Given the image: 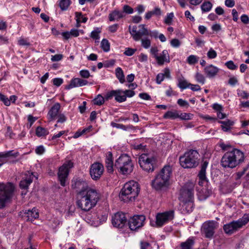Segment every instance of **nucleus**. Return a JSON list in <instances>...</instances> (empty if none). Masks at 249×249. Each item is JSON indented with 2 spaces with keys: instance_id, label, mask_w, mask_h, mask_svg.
<instances>
[{
  "instance_id": "obj_44",
  "label": "nucleus",
  "mask_w": 249,
  "mask_h": 249,
  "mask_svg": "<svg viewBox=\"0 0 249 249\" xmlns=\"http://www.w3.org/2000/svg\"><path fill=\"white\" fill-rule=\"evenodd\" d=\"M101 31L99 28H97L94 30L92 31L90 34V36L96 40H98L100 39L99 34ZM98 42V41H97Z\"/></svg>"
},
{
  "instance_id": "obj_55",
  "label": "nucleus",
  "mask_w": 249,
  "mask_h": 249,
  "mask_svg": "<svg viewBox=\"0 0 249 249\" xmlns=\"http://www.w3.org/2000/svg\"><path fill=\"white\" fill-rule=\"evenodd\" d=\"M191 116H192V114L190 113H181L180 114H179L178 118L183 120H188L191 119Z\"/></svg>"
},
{
  "instance_id": "obj_28",
  "label": "nucleus",
  "mask_w": 249,
  "mask_h": 249,
  "mask_svg": "<svg viewBox=\"0 0 249 249\" xmlns=\"http://www.w3.org/2000/svg\"><path fill=\"white\" fill-rule=\"evenodd\" d=\"M194 244L193 237H190L185 242H181L180 246L181 249H192Z\"/></svg>"
},
{
  "instance_id": "obj_2",
  "label": "nucleus",
  "mask_w": 249,
  "mask_h": 249,
  "mask_svg": "<svg viewBox=\"0 0 249 249\" xmlns=\"http://www.w3.org/2000/svg\"><path fill=\"white\" fill-rule=\"evenodd\" d=\"M244 159L243 152L235 148L225 153L221 159V164L223 167L233 168L242 163Z\"/></svg>"
},
{
  "instance_id": "obj_31",
  "label": "nucleus",
  "mask_w": 249,
  "mask_h": 249,
  "mask_svg": "<svg viewBox=\"0 0 249 249\" xmlns=\"http://www.w3.org/2000/svg\"><path fill=\"white\" fill-rule=\"evenodd\" d=\"M137 27L136 26H129V32L135 41L140 40V36L138 34Z\"/></svg>"
},
{
  "instance_id": "obj_23",
  "label": "nucleus",
  "mask_w": 249,
  "mask_h": 249,
  "mask_svg": "<svg viewBox=\"0 0 249 249\" xmlns=\"http://www.w3.org/2000/svg\"><path fill=\"white\" fill-rule=\"evenodd\" d=\"M24 217L27 221H32L39 216L37 210L35 208H33L31 210H26L24 213Z\"/></svg>"
},
{
  "instance_id": "obj_20",
  "label": "nucleus",
  "mask_w": 249,
  "mask_h": 249,
  "mask_svg": "<svg viewBox=\"0 0 249 249\" xmlns=\"http://www.w3.org/2000/svg\"><path fill=\"white\" fill-rule=\"evenodd\" d=\"M60 109V104L58 103L54 104L49 110L48 113L49 119L50 120H54L58 115Z\"/></svg>"
},
{
  "instance_id": "obj_60",
  "label": "nucleus",
  "mask_w": 249,
  "mask_h": 249,
  "mask_svg": "<svg viewBox=\"0 0 249 249\" xmlns=\"http://www.w3.org/2000/svg\"><path fill=\"white\" fill-rule=\"evenodd\" d=\"M177 103L181 107H188L189 106L188 102L182 99H178Z\"/></svg>"
},
{
  "instance_id": "obj_1",
  "label": "nucleus",
  "mask_w": 249,
  "mask_h": 249,
  "mask_svg": "<svg viewBox=\"0 0 249 249\" xmlns=\"http://www.w3.org/2000/svg\"><path fill=\"white\" fill-rule=\"evenodd\" d=\"M71 187L77 193V206L82 211L88 212L95 206L100 198L99 194L96 190L89 188L85 180H73Z\"/></svg>"
},
{
  "instance_id": "obj_62",
  "label": "nucleus",
  "mask_w": 249,
  "mask_h": 249,
  "mask_svg": "<svg viewBox=\"0 0 249 249\" xmlns=\"http://www.w3.org/2000/svg\"><path fill=\"white\" fill-rule=\"evenodd\" d=\"M228 83L231 86H234L236 84L238 83V80L237 78L234 76L231 77Z\"/></svg>"
},
{
  "instance_id": "obj_12",
  "label": "nucleus",
  "mask_w": 249,
  "mask_h": 249,
  "mask_svg": "<svg viewBox=\"0 0 249 249\" xmlns=\"http://www.w3.org/2000/svg\"><path fill=\"white\" fill-rule=\"evenodd\" d=\"M34 178L37 179V177H36L33 172L28 171L25 172L24 176L22 177V179L20 181L19 184L20 188L24 190L22 192V195H25L26 194L28 187L33 182Z\"/></svg>"
},
{
  "instance_id": "obj_54",
  "label": "nucleus",
  "mask_w": 249,
  "mask_h": 249,
  "mask_svg": "<svg viewBox=\"0 0 249 249\" xmlns=\"http://www.w3.org/2000/svg\"><path fill=\"white\" fill-rule=\"evenodd\" d=\"M0 100L2 101L4 105L6 106H9L10 105V100L4 95L0 94Z\"/></svg>"
},
{
  "instance_id": "obj_32",
  "label": "nucleus",
  "mask_w": 249,
  "mask_h": 249,
  "mask_svg": "<svg viewBox=\"0 0 249 249\" xmlns=\"http://www.w3.org/2000/svg\"><path fill=\"white\" fill-rule=\"evenodd\" d=\"M107 93L106 94L104 97L101 94L97 95L96 97L93 100V103L94 105L97 106H101L103 105L105 101H108V100L106 99V96Z\"/></svg>"
},
{
  "instance_id": "obj_51",
  "label": "nucleus",
  "mask_w": 249,
  "mask_h": 249,
  "mask_svg": "<svg viewBox=\"0 0 249 249\" xmlns=\"http://www.w3.org/2000/svg\"><path fill=\"white\" fill-rule=\"evenodd\" d=\"M136 49H133L131 48H126L124 52V53L126 56H130L134 54V53L136 52Z\"/></svg>"
},
{
  "instance_id": "obj_45",
  "label": "nucleus",
  "mask_w": 249,
  "mask_h": 249,
  "mask_svg": "<svg viewBox=\"0 0 249 249\" xmlns=\"http://www.w3.org/2000/svg\"><path fill=\"white\" fill-rule=\"evenodd\" d=\"M195 79L196 81L201 84H204L205 82V78L203 74L199 72H196L195 74Z\"/></svg>"
},
{
  "instance_id": "obj_8",
  "label": "nucleus",
  "mask_w": 249,
  "mask_h": 249,
  "mask_svg": "<svg viewBox=\"0 0 249 249\" xmlns=\"http://www.w3.org/2000/svg\"><path fill=\"white\" fill-rule=\"evenodd\" d=\"M14 185L10 182L0 183V208H3L5 204L12 198L14 191Z\"/></svg>"
},
{
  "instance_id": "obj_46",
  "label": "nucleus",
  "mask_w": 249,
  "mask_h": 249,
  "mask_svg": "<svg viewBox=\"0 0 249 249\" xmlns=\"http://www.w3.org/2000/svg\"><path fill=\"white\" fill-rule=\"evenodd\" d=\"M174 17L173 13L167 14L164 19V23L167 25H171L172 23Z\"/></svg>"
},
{
  "instance_id": "obj_52",
  "label": "nucleus",
  "mask_w": 249,
  "mask_h": 249,
  "mask_svg": "<svg viewBox=\"0 0 249 249\" xmlns=\"http://www.w3.org/2000/svg\"><path fill=\"white\" fill-rule=\"evenodd\" d=\"M123 12L124 14H131L133 13V9L128 5H124L123 7Z\"/></svg>"
},
{
  "instance_id": "obj_33",
  "label": "nucleus",
  "mask_w": 249,
  "mask_h": 249,
  "mask_svg": "<svg viewBox=\"0 0 249 249\" xmlns=\"http://www.w3.org/2000/svg\"><path fill=\"white\" fill-rule=\"evenodd\" d=\"M138 28L139 30L138 31V34L140 36V40L141 39L142 36H149L150 35V31L145 27L144 24L139 25Z\"/></svg>"
},
{
  "instance_id": "obj_14",
  "label": "nucleus",
  "mask_w": 249,
  "mask_h": 249,
  "mask_svg": "<svg viewBox=\"0 0 249 249\" xmlns=\"http://www.w3.org/2000/svg\"><path fill=\"white\" fill-rule=\"evenodd\" d=\"M174 211H169L162 213H159L156 216V224L157 227H160L164 224L173 219Z\"/></svg>"
},
{
  "instance_id": "obj_37",
  "label": "nucleus",
  "mask_w": 249,
  "mask_h": 249,
  "mask_svg": "<svg viewBox=\"0 0 249 249\" xmlns=\"http://www.w3.org/2000/svg\"><path fill=\"white\" fill-rule=\"evenodd\" d=\"M36 133L37 136L40 137L47 135L49 134V131L44 127L38 126L36 128Z\"/></svg>"
},
{
  "instance_id": "obj_10",
  "label": "nucleus",
  "mask_w": 249,
  "mask_h": 249,
  "mask_svg": "<svg viewBox=\"0 0 249 249\" xmlns=\"http://www.w3.org/2000/svg\"><path fill=\"white\" fill-rule=\"evenodd\" d=\"M195 184L192 182H188L180 189L179 200L180 201H186L194 199Z\"/></svg>"
},
{
  "instance_id": "obj_21",
  "label": "nucleus",
  "mask_w": 249,
  "mask_h": 249,
  "mask_svg": "<svg viewBox=\"0 0 249 249\" xmlns=\"http://www.w3.org/2000/svg\"><path fill=\"white\" fill-rule=\"evenodd\" d=\"M219 69L217 67L212 64L205 67L204 69L205 73L209 78L215 77L219 72Z\"/></svg>"
},
{
  "instance_id": "obj_13",
  "label": "nucleus",
  "mask_w": 249,
  "mask_h": 249,
  "mask_svg": "<svg viewBox=\"0 0 249 249\" xmlns=\"http://www.w3.org/2000/svg\"><path fill=\"white\" fill-rule=\"evenodd\" d=\"M217 223L214 221H208L204 222L202 227L201 231L205 237L212 238L217 228Z\"/></svg>"
},
{
  "instance_id": "obj_64",
  "label": "nucleus",
  "mask_w": 249,
  "mask_h": 249,
  "mask_svg": "<svg viewBox=\"0 0 249 249\" xmlns=\"http://www.w3.org/2000/svg\"><path fill=\"white\" fill-rule=\"evenodd\" d=\"M35 151L37 154L41 155L45 152V148L43 146L40 145L36 148Z\"/></svg>"
},
{
  "instance_id": "obj_17",
  "label": "nucleus",
  "mask_w": 249,
  "mask_h": 249,
  "mask_svg": "<svg viewBox=\"0 0 249 249\" xmlns=\"http://www.w3.org/2000/svg\"><path fill=\"white\" fill-rule=\"evenodd\" d=\"M126 222V217L122 212L116 213L112 217V224L114 227L122 228Z\"/></svg>"
},
{
  "instance_id": "obj_4",
  "label": "nucleus",
  "mask_w": 249,
  "mask_h": 249,
  "mask_svg": "<svg viewBox=\"0 0 249 249\" xmlns=\"http://www.w3.org/2000/svg\"><path fill=\"white\" fill-rule=\"evenodd\" d=\"M140 188L138 183L131 180L125 183L119 194L120 198L124 201H133L138 196Z\"/></svg>"
},
{
  "instance_id": "obj_58",
  "label": "nucleus",
  "mask_w": 249,
  "mask_h": 249,
  "mask_svg": "<svg viewBox=\"0 0 249 249\" xmlns=\"http://www.w3.org/2000/svg\"><path fill=\"white\" fill-rule=\"evenodd\" d=\"M63 82V80L61 78H55L53 79V83L54 86L59 87Z\"/></svg>"
},
{
  "instance_id": "obj_48",
  "label": "nucleus",
  "mask_w": 249,
  "mask_h": 249,
  "mask_svg": "<svg viewBox=\"0 0 249 249\" xmlns=\"http://www.w3.org/2000/svg\"><path fill=\"white\" fill-rule=\"evenodd\" d=\"M225 66L231 70H235L237 69V65H235L232 60L226 62L225 64Z\"/></svg>"
},
{
  "instance_id": "obj_5",
  "label": "nucleus",
  "mask_w": 249,
  "mask_h": 249,
  "mask_svg": "<svg viewBox=\"0 0 249 249\" xmlns=\"http://www.w3.org/2000/svg\"><path fill=\"white\" fill-rule=\"evenodd\" d=\"M200 155L196 150L191 149L179 157L180 165L184 168L196 167L199 164Z\"/></svg>"
},
{
  "instance_id": "obj_34",
  "label": "nucleus",
  "mask_w": 249,
  "mask_h": 249,
  "mask_svg": "<svg viewBox=\"0 0 249 249\" xmlns=\"http://www.w3.org/2000/svg\"><path fill=\"white\" fill-rule=\"evenodd\" d=\"M13 150H10L4 151L3 152H0V157L6 160V158L8 157H17L19 155L18 152H13Z\"/></svg>"
},
{
  "instance_id": "obj_56",
  "label": "nucleus",
  "mask_w": 249,
  "mask_h": 249,
  "mask_svg": "<svg viewBox=\"0 0 249 249\" xmlns=\"http://www.w3.org/2000/svg\"><path fill=\"white\" fill-rule=\"evenodd\" d=\"M76 24V27L78 28L80 26L81 19L80 16H82V13L76 12L75 13Z\"/></svg>"
},
{
  "instance_id": "obj_27",
  "label": "nucleus",
  "mask_w": 249,
  "mask_h": 249,
  "mask_svg": "<svg viewBox=\"0 0 249 249\" xmlns=\"http://www.w3.org/2000/svg\"><path fill=\"white\" fill-rule=\"evenodd\" d=\"M219 123L221 124V128L224 132L230 131L231 126L234 124V122L230 120L224 121H219Z\"/></svg>"
},
{
  "instance_id": "obj_39",
  "label": "nucleus",
  "mask_w": 249,
  "mask_h": 249,
  "mask_svg": "<svg viewBox=\"0 0 249 249\" xmlns=\"http://www.w3.org/2000/svg\"><path fill=\"white\" fill-rule=\"evenodd\" d=\"M199 60V57L196 55L191 54L186 59V62L190 65H194L196 64Z\"/></svg>"
},
{
  "instance_id": "obj_6",
  "label": "nucleus",
  "mask_w": 249,
  "mask_h": 249,
  "mask_svg": "<svg viewBox=\"0 0 249 249\" xmlns=\"http://www.w3.org/2000/svg\"><path fill=\"white\" fill-rule=\"evenodd\" d=\"M114 167L124 175L130 174L134 169L131 158L127 154H122L115 161Z\"/></svg>"
},
{
  "instance_id": "obj_61",
  "label": "nucleus",
  "mask_w": 249,
  "mask_h": 249,
  "mask_svg": "<svg viewBox=\"0 0 249 249\" xmlns=\"http://www.w3.org/2000/svg\"><path fill=\"white\" fill-rule=\"evenodd\" d=\"M63 58V55L61 54H57L54 55H52L51 57V60L53 62L58 61L61 60Z\"/></svg>"
},
{
  "instance_id": "obj_19",
  "label": "nucleus",
  "mask_w": 249,
  "mask_h": 249,
  "mask_svg": "<svg viewBox=\"0 0 249 249\" xmlns=\"http://www.w3.org/2000/svg\"><path fill=\"white\" fill-rule=\"evenodd\" d=\"M88 84V82L86 80L78 78H72L71 80L70 83L66 87V89H70L76 87H82L87 85Z\"/></svg>"
},
{
  "instance_id": "obj_42",
  "label": "nucleus",
  "mask_w": 249,
  "mask_h": 249,
  "mask_svg": "<svg viewBox=\"0 0 249 249\" xmlns=\"http://www.w3.org/2000/svg\"><path fill=\"white\" fill-rule=\"evenodd\" d=\"M101 47L105 52H108L110 50V43L107 39H102L101 43Z\"/></svg>"
},
{
  "instance_id": "obj_16",
  "label": "nucleus",
  "mask_w": 249,
  "mask_h": 249,
  "mask_svg": "<svg viewBox=\"0 0 249 249\" xmlns=\"http://www.w3.org/2000/svg\"><path fill=\"white\" fill-rule=\"evenodd\" d=\"M104 170L103 165L99 162H94L91 164L89 171L91 178L94 180L98 179L103 174Z\"/></svg>"
},
{
  "instance_id": "obj_3",
  "label": "nucleus",
  "mask_w": 249,
  "mask_h": 249,
  "mask_svg": "<svg viewBox=\"0 0 249 249\" xmlns=\"http://www.w3.org/2000/svg\"><path fill=\"white\" fill-rule=\"evenodd\" d=\"M172 173L171 166H164L155 176L151 185L156 190H160L168 187Z\"/></svg>"
},
{
  "instance_id": "obj_26",
  "label": "nucleus",
  "mask_w": 249,
  "mask_h": 249,
  "mask_svg": "<svg viewBox=\"0 0 249 249\" xmlns=\"http://www.w3.org/2000/svg\"><path fill=\"white\" fill-rule=\"evenodd\" d=\"M208 165V162L204 161L201 165V169L198 174V177L199 180L202 181H207V178L206 176V170Z\"/></svg>"
},
{
  "instance_id": "obj_25",
  "label": "nucleus",
  "mask_w": 249,
  "mask_h": 249,
  "mask_svg": "<svg viewBox=\"0 0 249 249\" xmlns=\"http://www.w3.org/2000/svg\"><path fill=\"white\" fill-rule=\"evenodd\" d=\"M105 164L108 172L111 173L113 171L112 154L110 151L108 152L106 154L105 159Z\"/></svg>"
},
{
  "instance_id": "obj_49",
  "label": "nucleus",
  "mask_w": 249,
  "mask_h": 249,
  "mask_svg": "<svg viewBox=\"0 0 249 249\" xmlns=\"http://www.w3.org/2000/svg\"><path fill=\"white\" fill-rule=\"evenodd\" d=\"M207 55L209 59H214L217 57V53L212 48H211L207 52Z\"/></svg>"
},
{
  "instance_id": "obj_63",
  "label": "nucleus",
  "mask_w": 249,
  "mask_h": 249,
  "mask_svg": "<svg viewBox=\"0 0 249 249\" xmlns=\"http://www.w3.org/2000/svg\"><path fill=\"white\" fill-rule=\"evenodd\" d=\"M164 79V74L162 73H159L156 77V82L158 84H160Z\"/></svg>"
},
{
  "instance_id": "obj_36",
  "label": "nucleus",
  "mask_w": 249,
  "mask_h": 249,
  "mask_svg": "<svg viewBox=\"0 0 249 249\" xmlns=\"http://www.w3.org/2000/svg\"><path fill=\"white\" fill-rule=\"evenodd\" d=\"M190 83H189L183 77L178 79V86L181 89H184L190 87Z\"/></svg>"
},
{
  "instance_id": "obj_43",
  "label": "nucleus",
  "mask_w": 249,
  "mask_h": 249,
  "mask_svg": "<svg viewBox=\"0 0 249 249\" xmlns=\"http://www.w3.org/2000/svg\"><path fill=\"white\" fill-rule=\"evenodd\" d=\"M110 125L113 127H116L117 128L121 129L124 130H127V129L131 127V126L130 125L126 126L123 124L115 123L113 122H112L111 123Z\"/></svg>"
},
{
  "instance_id": "obj_9",
  "label": "nucleus",
  "mask_w": 249,
  "mask_h": 249,
  "mask_svg": "<svg viewBox=\"0 0 249 249\" xmlns=\"http://www.w3.org/2000/svg\"><path fill=\"white\" fill-rule=\"evenodd\" d=\"M135 94V92L130 89L123 90L122 89L112 90L107 92V100H111L114 97L116 102L122 103L126 100L127 97H132Z\"/></svg>"
},
{
  "instance_id": "obj_7",
  "label": "nucleus",
  "mask_w": 249,
  "mask_h": 249,
  "mask_svg": "<svg viewBox=\"0 0 249 249\" xmlns=\"http://www.w3.org/2000/svg\"><path fill=\"white\" fill-rule=\"evenodd\" d=\"M157 163L156 157L152 154L143 153L139 158V163L143 170L147 172L154 171Z\"/></svg>"
},
{
  "instance_id": "obj_22",
  "label": "nucleus",
  "mask_w": 249,
  "mask_h": 249,
  "mask_svg": "<svg viewBox=\"0 0 249 249\" xmlns=\"http://www.w3.org/2000/svg\"><path fill=\"white\" fill-rule=\"evenodd\" d=\"M156 59L157 63L159 65H163L164 63H169L170 62V60L168 51L164 50L160 55L156 57Z\"/></svg>"
},
{
  "instance_id": "obj_38",
  "label": "nucleus",
  "mask_w": 249,
  "mask_h": 249,
  "mask_svg": "<svg viewBox=\"0 0 249 249\" xmlns=\"http://www.w3.org/2000/svg\"><path fill=\"white\" fill-rule=\"evenodd\" d=\"M115 74L117 78L121 83H123L125 81L124 72L121 68L118 67L116 69Z\"/></svg>"
},
{
  "instance_id": "obj_47",
  "label": "nucleus",
  "mask_w": 249,
  "mask_h": 249,
  "mask_svg": "<svg viewBox=\"0 0 249 249\" xmlns=\"http://www.w3.org/2000/svg\"><path fill=\"white\" fill-rule=\"evenodd\" d=\"M237 95L239 97L244 99H247L249 98V93L243 90H237Z\"/></svg>"
},
{
  "instance_id": "obj_11",
  "label": "nucleus",
  "mask_w": 249,
  "mask_h": 249,
  "mask_svg": "<svg viewBox=\"0 0 249 249\" xmlns=\"http://www.w3.org/2000/svg\"><path fill=\"white\" fill-rule=\"evenodd\" d=\"M73 166V163L70 161H67L59 168L57 173L58 178L60 184L62 186H66V181L69 174V170Z\"/></svg>"
},
{
  "instance_id": "obj_40",
  "label": "nucleus",
  "mask_w": 249,
  "mask_h": 249,
  "mask_svg": "<svg viewBox=\"0 0 249 249\" xmlns=\"http://www.w3.org/2000/svg\"><path fill=\"white\" fill-rule=\"evenodd\" d=\"M237 221L240 225V227L242 228L249 222V213L244 214L242 218H239Z\"/></svg>"
},
{
  "instance_id": "obj_15",
  "label": "nucleus",
  "mask_w": 249,
  "mask_h": 249,
  "mask_svg": "<svg viewBox=\"0 0 249 249\" xmlns=\"http://www.w3.org/2000/svg\"><path fill=\"white\" fill-rule=\"evenodd\" d=\"M145 217L143 215H134L128 221L129 227L132 231H135L144 225Z\"/></svg>"
},
{
  "instance_id": "obj_53",
  "label": "nucleus",
  "mask_w": 249,
  "mask_h": 249,
  "mask_svg": "<svg viewBox=\"0 0 249 249\" xmlns=\"http://www.w3.org/2000/svg\"><path fill=\"white\" fill-rule=\"evenodd\" d=\"M80 75L84 78H88L90 76L89 71L87 70H82L79 71Z\"/></svg>"
},
{
  "instance_id": "obj_18",
  "label": "nucleus",
  "mask_w": 249,
  "mask_h": 249,
  "mask_svg": "<svg viewBox=\"0 0 249 249\" xmlns=\"http://www.w3.org/2000/svg\"><path fill=\"white\" fill-rule=\"evenodd\" d=\"M241 228L237 221H232L223 226V230L226 233L231 234Z\"/></svg>"
},
{
  "instance_id": "obj_59",
  "label": "nucleus",
  "mask_w": 249,
  "mask_h": 249,
  "mask_svg": "<svg viewBox=\"0 0 249 249\" xmlns=\"http://www.w3.org/2000/svg\"><path fill=\"white\" fill-rule=\"evenodd\" d=\"M171 45L174 48H178L180 45V41L177 38L173 39L170 42Z\"/></svg>"
},
{
  "instance_id": "obj_24",
  "label": "nucleus",
  "mask_w": 249,
  "mask_h": 249,
  "mask_svg": "<svg viewBox=\"0 0 249 249\" xmlns=\"http://www.w3.org/2000/svg\"><path fill=\"white\" fill-rule=\"evenodd\" d=\"M125 16V15L124 14V12L117 9H115L109 14L108 19L110 21H113L115 20L118 21L121 18L124 17Z\"/></svg>"
},
{
  "instance_id": "obj_41",
  "label": "nucleus",
  "mask_w": 249,
  "mask_h": 249,
  "mask_svg": "<svg viewBox=\"0 0 249 249\" xmlns=\"http://www.w3.org/2000/svg\"><path fill=\"white\" fill-rule=\"evenodd\" d=\"M71 4V0H60L59 6L62 11L67 10Z\"/></svg>"
},
{
  "instance_id": "obj_57",
  "label": "nucleus",
  "mask_w": 249,
  "mask_h": 249,
  "mask_svg": "<svg viewBox=\"0 0 249 249\" xmlns=\"http://www.w3.org/2000/svg\"><path fill=\"white\" fill-rule=\"evenodd\" d=\"M57 117V123H63L66 121L67 118L64 114H59Z\"/></svg>"
},
{
  "instance_id": "obj_29",
  "label": "nucleus",
  "mask_w": 249,
  "mask_h": 249,
  "mask_svg": "<svg viewBox=\"0 0 249 249\" xmlns=\"http://www.w3.org/2000/svg\"><path fill=\"white\" fill-rule=\"evenodd\" d=\"M194 199L188 200L186 201H181L183 204L182 207L185 210L186 213H190L192 212L194 206Z\"/></svg>"
},
{
  "instance_id": "obj_35",
  "label": "nucleus",
  "mask_w": 249,
  "mask_h": 249,
  "mask_svg": "<svg viewBox=\"0 0 249 249\" xmlns=\"http://www.w3.org/2000/svg\"><path fill=\"white\" fill-rule=\"evenodd\" d=\"M213 7V4L209 1H205L201 4L200 8L202 13L210 11Z\"/></svg>"
},
{
  "instance_id": "obj_30",
  "label": "nucleus",
  "mask_w": 249,
  "mask_h": 249,
  "mask_svg": "<svg viewBox=\"0 0 249 249\" xmlns=\"http://www.w3.org/2000/svg\"><path fill=\"white\" fill-rule=\"evenodd\" d=\"M163 118L165 119L175 120L179 118V112L177 110L168 111L164 114Z\"/></svg>"
},
{
  "instance_id": "obj_50",
  "label": "nucleus",
  "mask_w": 249,
  "mask_h": 249,
  "mask_svg": "<svg viewBox=\"0 0 249 249\" xmlns=\"http://www.w3.org/2000/svg\"><path fill=\"white\" fill-rule=\"evenodd\" d=\"M142 46L145 49H148L151 45V41L148 38L141 39Z\"/></svg>"
}]
</instances>
